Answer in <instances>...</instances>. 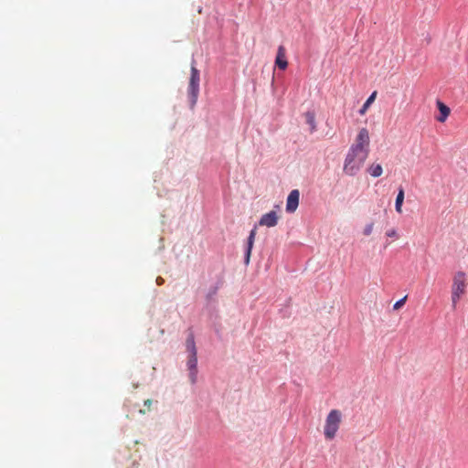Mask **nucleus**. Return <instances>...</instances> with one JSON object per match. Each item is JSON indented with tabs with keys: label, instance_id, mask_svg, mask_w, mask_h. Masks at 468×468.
<instances>
[{
	"label": "nucleus",
	"instance_id": "obj_1",
	"mask_svg": "<svg viewBox=\"0 0 468 468\" xmlns=\"http://www.w3.org/2000/svg\"><path fill=\"white\" fill-rule=\"evenodd\" d=\"M368 154L369 133L367 128H361L346 154L344 172L349 176L356 175L363 166Z\"/></svg>",
	"mask_w": 468,
	"mask_h": 468
},
{
	"label": "nucleus",
	"instance_id": "obj_2",
	"mask_svg": "<svg viewBox=\"0 0 468 468\" xmlns=\"http://www.w3.org/2000/svg\"><path fill=\"white\" fill-rule=\"evenodd\" d=\"M343 414L339 410H332L325 418L324 425V435L326 440H333L342 423Z\"/></svg>",
	"mask_w": 468,
	"mask_h": 468
},
{
	"label": "nucleus",
	"instance_id": "obj_3",
	"mask_svg": "<svg viewBox=\"0 0 468 468\" xmlns=\"http://www.w3.org/2000/svg\"><path fill=\"white\" fill-rule=\"evenodd\" d=\"M466 291V275L463 271H457L452 279V309L456 308V305L461 297L465 293Z\"/></svg>",
	"mask_w": 468,
	"mask_h": 468
},
{
	"label": "nucleus",
	"instance_id": "obj_4",
	"mask_svg": "<svg viewBox=\"0 0 468 468\" xmlns=\"http://www.w3.org/2000/svg\"><path fill=\"white\" fill-rule=\"evenodd\" d=\"M199 70L196 68L194 64L191 66V76L189 80L188 85V95L190 98L191 105L194 106L197 102L198 93H199Z\"/></svg>",
	"mask_w": 468,
	"mask_h": 468
},
{
	"label": "nucleus",
	"instance_id": "obj_5",
	"mask_svg": "<svg viewBox=\"0 0 468 468\" xmlns=\"http://www.w3.org/2000/svg\"><path fill=\"white\" fill-rule=\"evenodd\" d=\"M279 216L276 211L271 210L266 214H263L259 220L260 226L268 228L275 227L278 224Z\"/></svg>",
	"mask_w": 468,
	"mask_h": 468
},
{
	"label": "nucleus",
	"instance_id": "obj_6",
	"mask_svg": "<svg viewBox=\"0 0 468 468\" xmlns=\"http://www.w3.org/2000/svg\"><path fill=\"white\" fill-rule=\"evenodd\" d=\"M300 192L297 189H293L290 192L286 201V211L288 213H293L299 206Z\"/></svg>",
	"mask_w": 468,
	"mask_h": 468
},
{
	"label": "nucleus",
	"instance_id": "obj_7",
	"mask_svg": "<svg viewBox=\"0 0 468 468\" xmlns=\"http://www.w3.org/2000/svg\"><path fill=\"white\" fill-rule=\"evenodd\" d=\"M197 354H189V357L187 360V367L189 369V378L192 383H195L197 380Z\"/></svg>",
	"mask_w": 468,
	"mask_h": 468
},
{
	"label": "nucleus",
	"instance_id": "obj_8",
	"mask_svg": "<svg viewBox=\"0 0 468 468\" xmlns=\"http://www.w3.org/2000/svg\"><path fill=\"white\" fill-rule=\"evenodd\" d=\"M275 64L279 69L282 70H284L288 66V61L286 59V50L283 46H280L278 48Z\"/></svg>",
	"mask_w": 468,
	"mask_h": 468
},
{
	"label": "nucleus",
	"instance_id": "obj_9",
	"mask_svg": "<svg viewBox=\"0 0 468 468\" xmlns=\"http://www.w3.org/2000/svg\"><path fill=\"white\" fill-rule=\"evenodd\" d=\"M255 237H256V227H254L250 230L249 238H248L247 250H246V254H245V263L246 264H249V262H250Z\"/></svg>",
	"mask_w": 468,
	"mask_h": 468
},
{
	"label": "nucleus",
	"instance_id": "obj_10",
	"mask_svg": "<svg viewBox=\"0 0 468 468\" xmlns=\"http://www.w3.org/2000/svg\"><path fill=\"white\" fill-rule=\"evenodd\" d=\"M437 106L440 111L441 115L437 118L438 122H444L447 117L450 114V108L446 106L441 101H437Z\"/></svg>",
	"mask_w": 468,
	"mask_h": 468
},
{
	"label": "nucleus",
	"instance_id": "obj_11",
	"mask_svg": "<svg viewBox=\"0 0 468 468\" xmlns=\"http://www.w3.org/2000/svg\"><path fill=\"white\" fill-rule=\"evenodd\" d=\"M403 201H404V189L402 187H400L399 189V192H398V195L396 197V201H395V208L399 214L402 213Z\"/></svg>",
	"mask_w": 468,
	"mask_h": 468
},
{
	"label": "nucleus",
	"instance_id": "obj_12",
	"mask_svg": "<svg viewBox=\"0 0 468 468\" xmlns=\"http://www.w3.org/2000/svg\"><path fill=\"white\" fill-rule=\"evenodd\" d=\"M377 97V91H373L371 95L367 99L366 102L362 106V108L359 110V113L361 115H364L367 109L370 107V105L375 101Z\"/></svg>",
	"mask_w": 468,
	"mask_h": 468
},
{
	"label": "nucleus",
	"instance_id": "obj_13",
	"mask_svg": "<svg viewBox=\"0 0 468 468\" xmlns=\"http://www.w3.org/2000/svg\"><path fill=\"white\" fill-rule=\"evenodd\" d=\"M306 122L310 125L311 132L316 130L315 114L314 112H307L304 114Z\"/></svg>",
	"mask_w": 468,
	"mask_h": 468
},
{
	"label": "nucleus",
	"instance_id": "obj_14",
	"mask_svg": "<svg viewBox=\"0 0 468 468\" xmlns=\"http://www.w3.org/2000/svg\"><path fill=\"white\" fill-rule=\"evenodd\" d=\"M382 172H383V169H382V166L380 165H372L370 167H369V173L372 176L374 177H378L382 175Z\"/></svg>",
	"mask_w": 468,
	"mask_h": 468
},
{
	"label": "nucleus",
	"instance_id": "obj_15",
	"mask_svg": "<svg viewBox=\"0 0 468 468\" xmlns=\"http://www.w3.org/2000/svg\"><path fill=\"white\" fill-rule=\"evenodd\" d=\"M186 349L190 354H197V348L193 335L188 336L186 339Z\"/></svg>",
	"mask_w": 468,
	"mask_h": 468
},
{
	"label": "nucleus",
	"instance_id": "obj_16",
	"mask_svg": "<svg viewBox=\"0 0 468 468\" xmlns=\"http://www.w3.org/2000/svg\"><path fill=\"white\" fill-rule=\"evenodd\" d=\"M407 295H405L403 298H401L400 300L397 301L394 305H393V309L394 310H399L406 303L407 301Z\"/></svg>",
	"mask_w": 468,
	"mask_h": 468
},
{
	"label": "nucleus",
	"instance_id": "obj_17",
	"mask_svg": "<svg viewBox=\"0 0 468 468\" xmlns=\"http://www.w3.org/2000/svg\"><path fill=\"white\" fill-rule=\"evenodd\" d=\"M373 229H374L373 223H369V224L366 225V227L364 228V230H363L364 235L369 236L372 233Z\"/></svg>",
	"mask_w": 468,
	"mask_h": 468
},
{
	"label": "nucleus",
	"instance_id": "obj_18",
	"mask_svg": "<svg viewBox=\"0 0 468 468\" xmlns=\"http://www.w3.org/2000/svg\"><path fill=\"white\" fill-rule=\"evenodd\" d=\"M386 235L388 237V238H394V239H398V232L395 229H388L387 232H386Z\"/></svg>",
	"mask_w": 468,
	"mask_h": 468
},
{
	"label": "nucleus",
	"instance_id": "obj_19",
	"mask_svg": "<svg viewBox=\"0 0 468 468\" xmlns=\"http://www.w3.org/2000/svg\"><path fill=\"white\" fill-rule=\"evenodd\" d=\"M151 405H152L151 399L144 400V406H146L148 408V410H150Z\"/></svg>",
	"mask_w": 468,
	"mask_h": 468
},
{
	"label": "nucleus",
	"instance_id": "obj_20",
	"mask_svg": "<svg viewBox=\"0 0 468 468\" xmlns=\"http://www.w3.org/2000/svg\"><path fill=\"white\" fill-rule=\"evenodd\" d=\"M156 282H158V284H160L162 282V279L158 278V279H156Z\"/></svg>",
	"mask_w": 468,
	"mask_h": 468
},
{
	"label": "nucleus",
	"instance_id": "obj_21",
	"mask_svg": "<svg viewBox=\"0 0 468 468\" xmlns=\"http://www.w3.org/2000/svg\"><path fill=\"white\" fill-rule=\"evenodd\" d=\"M156 282H158V284H160L162 282V279L158 278V279H156Z\"/></svg>",
	"mask_w": 468,
	"mask_h": 468
},
{
	"label": "nucleus",
	"instance_id": "obj_22",
	"mask_svg": "<svg viewBox=\"0 0 468 468\" xmlns=\"http://www.w3.org/2000/svg\"><path fill=\"white\" fill-rule=\"evenodd\" d=\"M139 412H140L141 414H144V413H145V410H139Z\"/></svg>",
	"mask_w": 468,
	"mask_h": 468
}]
</instances>
